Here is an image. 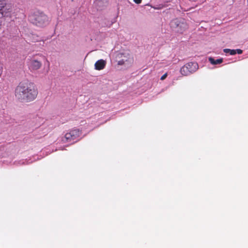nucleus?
Listing matches in <instances>:
<instances>
[{
	"label": "nucleus",
	"mask_w": 248,
	"mask_h": 248,
	"mask_svg": "<svg viewBox=\"0 0 248 248\" xmlns=\"http://www.w3.org/2000/svg\"><path fill=\"white\" fill-rule=\"evenodd\" d=\"M38 94V91L33 83L21 82L15 90L16 98L22 102H30L34 100Z\"/></svg>",
	"instance_id": "f257e3e1"
},
{
	"label": "nucleus",
	"mask_w": 248,
	"mask_h": 248,
	"mask_svg": "<svg viewBox=\"0 0 248 248\" xmlns=\"http://www.w3.org/2000/svg\"><path fill=\"white\" fill-rule=\"evenodd\" d=\"M29 17L31 23L39 27L46 26L49 22L47 16L39 11H36L31 13Z\"/></svg>",
	"instance_id": "f03ea898"
},
{
	"label": "nucleus",
	"mask_w": 248,
	"mask_h": 248,
	"mask_svg": "<svg viewBox=\"0 0 248 248\" xmlns=\"http://www.w3.org/2000/svg\"><path fill=\"white\" fill-rule=\"evenodd\" d=\"M170 27L175 32L182 33L188 28V25L185 19L176 18L170 22Z\"/></svg>",
	"instance_id": "7ed1b4c3"
},
{
	"label": "nucleus",
	"mask_w": 248,
	"mask_h": 248,
	"mask_svg": "<svg viewBox=\"0 0 248 248\" xmlns=\"http://www.w3.org/2000/svg\"><path fill=\"white\" fill-rule=\"evenodd\" d=\"M81 135V132L78 129H74L67 132L62 138L63 143L71 142L76 140Z\"/></svg>",
	"instance_id": "20e7f679"
},
{
	"label": "nucleus",
	"mask_w": 248,
	"mask_h": 248,
	"mask_svg": "<svg viewBox=\"0 0 248 248\" xmlns=\"http://www.w3.org/2000/svg\"><path fill=\"white\" fill-rule=\"evenodd\" d=\"M41 62L35 59H31L30 60L28 66L31 71H35L39 69L42 66Z\"/></svg>",
	"instance_id": "39448f33"
},
{
	"label": "nucleus",
	"mask_w": 248,
	"mask_h": 248,
	"mask_svg": "<svg viewBox=\"0 0 248 248\" xmlns=\"http://www.w3.org/2000/svg\"><path fill=\"white\" fill-rule=\"evenodd\" d=\"M11 12V6L8 4L6 5L3 8L0 9V17L9 16Z\"/></svg>",
	"instance_id": "423d86ee"
},
{
	"label": "nucleus",
	"mask_w": 248,
	"mask_h": 248,
	"mask_svg": "<svg viewBox=\"0 0 248 248\" xmlns=\"http://www.w3.org/2000/svg\"><path fill=\"white\" fill-rule=\"evenodd\" d=\"M107 64L106 61L100 59L96 62L94 64V69L96 70H101L105 68Z\"/></svg>",
	"instance_id": "0eeeda50"
},
{
	"label": "nucleus",
	"mask_w": 248,
	"mask_h": 248,
	"mask_svg": "<svg viewBox=\"0 0 248 248\" xmlns=\"http://www.w3.org/2000/svg\"><path fill=\"white\" fill-rule=\"evenodd\" d=\"M190 73L195 72L198 69V64L197 62H190L186 64Z\"/></svg>",
	"instance_id": "6e6552de"
},
{
	"label": "nucleus",
	"mask_w": 248,
	"mask_h": 248,
	"mask_svg": "<svg viewBox=\"0 0 248 248\" xmlns=\"http://www.w3.org/2000/svg\"><path fill=\"white\" fill-rule=\"evenodd\" d=\"M180 72L183 76H188L191 74L186 64L181 67Z\"/></svg>",
	"instance_id": "1a4fd4ad"
},
{
	"label": "nucleus",
	"mask_w": 248,
	"mask_h": 248,
	"mask_svg": "<svg viewBox=\"0 0 248 248\" xmlns=\"http://www.w3.org/2000/svg\"><path fill=\"white\" fill-rule=\"evenodd\" d=\"M208 60L213 65L220 64L223 62L222 59H218L215 60L212 57H209L208 58Z\"/></svg>",
	"instance_id": "9d476101"
},
{
	"label": "nucleus",
	"mask_w": 248,
	"mask_h": 248,
	"mask_svg": "<svg viewBox=\"0 0 248 248\" xmlns=\"http://www.w3.org/2000/svg\"><path fill=\"white\" fill-rule=\"evenodd\" d=\"M225 53H229L231 55H234L236 54V50L234 49H230L226 48L223 50Z\"/></svg>",
	"instance_id": "9b49d317"
},
{
	"label": "nucleus",
	"mask_w": 248,
	"mask_h": 248,
	"mask_svg": "<svg viewBox=\"0 0 248 248\" xmlns=\"http://www.w3.org/2000/svg\"><path fill=\"white\" fill-rule=\"evenodd\" d=\"M6 5H7L6 0H0V9L3 8Z\"/></svg>",
	"instance_id": "f8f14e48"
},
{
	"label": "nucleus",
	"mask_w": 248,
	"mask_h": 248,
	"mask_svg": "<svg viewBox=\"0 0 248 248\" xmlns=\"http://www.w3.org/2000/svg\"><path fill=\"white\" fill-rule=\"evenodd\" d=\"M167 76V73H165V74H164L160 78V79L161 80H164L165 79L166 77Z\"/></svg>",
	"instance_id": "ddd939ff"
},
{
	"label": "nucleus",
	"mask_w": 248,
	"mask_h": 248,
	"mask_svg": "<svg viewBox=\"0 0 248 248\" xmlns=\"http://www.w3.org/2000/svg\"><path fill=\"white\" fill-rule=\"evenodd\" d=\"M236 53H237L238 54H241L242 53V50L241 49H236Z\"/></svg>",
	"instance_id": "4468645a"
},
{
	"label": "nucleus",
	"mask_w": 248,
	"mask_h": 248,
	"mask_svg": "<svg viewBox=\"0 0 248 248\" xmlns=\"http://www.w3.org/2000/svg\"><path fill=\"white\" fill-rule=\"evenodd\" d=\"M133 0L137 4H140L141 2V0Z\"/></svg>",
	"instance_id": "2eb2a0df"
},
{
	"label": "nucleus",
	"mask_w": 248,
	"mask_h": 248,
	"mask_svg": "<svg viewBox=\"0 0 248 248\" xmlns=\"http://www.w3.org/2000/svg\"><path fill=\"white\" fill-rule=\"evenodd\" d=\"M124 62V59H122L121 61H119L118 64H122Z\"/></svg>",
	"instance_id": "dca6fc26"
}]
</instances>
